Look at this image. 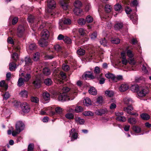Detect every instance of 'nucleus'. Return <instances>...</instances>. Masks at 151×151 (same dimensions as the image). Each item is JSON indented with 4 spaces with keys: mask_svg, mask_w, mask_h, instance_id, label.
<instances>
[{
    "mask_svg": "<svg viewBox=\"0 0 151 151\" xmlns=\"http://www.w3.org/2000/svg\"><path fill=\"white\" fill-rule=\"evenodd\" d=\"M24 124L21 121L18 122L16 124V131L13 130L12 132L13 136H16L24 129Z\"/></svg>",
    "mask_w": 151,
    "mask_h": 151,
    "instance_id": "1",
    "label": "nucleus"
},
{
    "mask_svg": "<svg viewBox=\"0 0 151 151\" xmlns=\"http://www.w3.org/2000/svg\"><path fill=\"white\" fill-rule=\"evenodd\" d=\"M75 8L73 10L74 14L77 15H80L83 12L82 10L80 8L82 6V4L79 1H76L74 3Z\"/></svg>",
    "mask_w": 151,
    "mask_h": 151,
    "instance_id": "2",
    "label": "nucleus"
},
{
    "mask_svg": "<svg viewBox=\"0 0 151 151\" xmlns=\"http://www.w3.org/2000/svg\"><path fill=\"white\" fill-rule=\"evenodd\" d=\"M28 21L29 22L32 23L31 24V26L32 27V29L33 31L36 29L35 28L36 27V25L34 26L35 25H36V24L40 23L41 22L40 20L35 19L34 17L32 15L28 17Z\"/></svg>",
    "mask_w": 151,
    "mask_h": 151,
    "instance_id": "3",
    "label": "nucleus"
},
{
    "mask_svg": "<svg viewBox=\"0 0 151 151\" xmlns=\"http://www.w3.org/2000/svg\"><path fill=\"white\" fill-rule=\"evenodd\" d=\"M71 21L70 19H63L60 20L59 22V29H63V23L64 24H70L71 23Z\"/></svg>",
    "mask_w": 151,
    "mask_h": 151,
    "instance_id": "4",
    "label": "nucleus"
},
{
    "mask_svg": "<svg viewBox=\"0 0 151 151\" xmlns=\"http://www.w3.org/2000/svg\"><path fill=\"white\" fill-rule=\"evenodd\" d=\"M20 48V47L19 46L15 47L13 48V52H14L12 55L11 57L12 58L15 62H16L19 59L17 54L15 52V51L18 52Z\"/></svg>",
    "mask_w": 151,
    "mask_h": 151,
    "instance_id": "5",
    "label": "nucleus"
},
{
    "mask_svg": "<svg viewBox=\"0 0 151 151\" xmlns=\"http://www.w3.org/2000/svg\"><path fill=\"white\" fill-rule=\"evenodd\" d=\"M149 90L147 88H144L140 90L139 92H137L138 96L140 97L145 96L148 93Z\"/></svg>",
    "mask_w": 151,
    "mask_h": 151,
    "instance_id": "6",
    "label": "nucleus"
},
{
    "mask_svg": "<svg viewBox=\"0 0 151 151\" xmlns=\"http://www.w3.org/2000/svg\"><path fill=\"white\" fill-rule=\"evenodd\" d=\"M21 108L22 111L24 113H28L30 110V107L26 103H24L21 104Z\"/></svg>",
    "mask_w": 151,
    "mask_h": 151,
    "instance_id": "7",
    "label": "nucleus"
},
{
    "mask_svg": "<svg viewBox=\"0 0 151 151\" xmlns=\"http://www.w3.org/2000/svg\"><path fill=\"white\" fill-rule=\"evenodd\" d=\"M41 81L40 78H36L33 81V84L35 88H39L41 86Z\"/></svg>",
    "mask_w": 151,
    "mask_h": 151,
    "instance_id": "8",
    "label": "nucleus"
},
{
    "mask_svg": "<svg viewBox=\"0 0 151 151\" xmlns=\"http://www.w3.org/2000/svg\"><path fill=\"white\" fill-rule=\"evenodd\" d=\"M25 31L24 27L22 25L19 26L17 29V35L19 37H21L23 35Z\"/></svg>",
    "mask_w": 151,
    "mask_h": 151,
    "instance_id": "9",
    "label": "nucleus"
},
{
    "mask_svg": "<svg viewBox=\"0 0 151 151\" xmlns=\"http://www.w3.org/2000/svg\"><path fill=\"white\" fill-rule=\"evenodd\" d=\"M69 99L66 93H60L58 96V99L60 101H64Z\"/></svg>",
    "mask_w": 151,
    "mask_h": 151,
    "instance_id": "10",
    "label": "nucleus"
},
{
    "mask_svg": "<svg viewBox=\"0 0 151 151\" xmlns=\"http://www.w3.org/2000/svg\"><path fill=\"white\" fill-rule=\"evenodd\" d=\"M133 109V107L130 105L128 106L127 107L124 108V111L126 112L128 114L132 115L138 116V114L136 113H132L131 111Z\"/></svg>",
    "mask_w": 151,
    "mask_h": 151,
    "instance_id": "11",
    "label": "nucleus"
},
{
    "mask_svg": "<svg viewBox=\"0 0 151 151\" xmlns=\"http://www.w3.org/2000/svg\"><path fill=\"white\" fill-rule=\"evenodd\" d=\"M70 135L71 138V141H72L77 139V138L78 134L76 132L75 129L74 128L71 129L70 132Z\"/></svg>",
    "mask_w": 151,
    "mask_h": 151,
    "instance_id": "12",
    "label": "nucleus"
},
{
    "mask_svg": "<svg viewBox=\"0 0 151 151\" xmlns=\"http://www.w3.org/2000/svg\"><path fill=\"white\" fill-rule=\"evenodd\" d=\"M48 7L51 9H53L56 6V3L54 0H47Z\"/></svg>",
    "mask_w": 151,
    "mask_h": 151,
    "instance_id": "13",
    "label": "nucleus"
},
{
    "mask_svg": "<svg viewBox=\"0 0 151 151\" xmlns=\"http://www.w3.org/2000/svg\"><path fill=\"white\" fill-rule=\"evenodd\" d=\"M42 38L47 39L50 35L49 31L47 29H44L41 33Z\"/></svg>",
    "mask_w": 151,
    "mask_h": 151,
    "instance_id": "14",
    "label": "nucleus"
},
{
    "mask_svg": "<svg viewBox=\"0 0 151 151\" xmlns=\"http://www.w3.org/2000/svg\"><path fill=\"white\" fill-rule=\"evenodd\" d=\"M100 68L97 67H96L94 70V73L96 74V77L98 79L100 78L101 77V74L100 73Z\"/></svg>",
    "mask_w": 151,
    "mask_h": 151,
    "instance_id": "15",
    "label": "nucleus"
},
{
    "mask_svg": "<svg viewBox=\"0 0 151 151\" xmlns=\"http://www.w3.org/2000/svg\"><path fill=\"white\" fill-rule=\"evenodd\" d=\"M47 39H45L41 38V40L38 42L39 45L41 47H44L46 46L47 45Z\"/></svg>",
    "mask_w": 151,
    "mask_h": 151,
    "instance_id": "16",
    "label": "nucleus"
},
{
    "mask_svg": "<svg viewBox=\"0 0 151 151\" xmlns=\"http://www.w3.org/2000/svg\"><path fill=\"white\" fill-rule=\"evenodd\" d=\"M68 1L66 0H62L60 2V4L63 8L65 10H67L68 9Z\"/></svg>",
    "mask_w": 151,
    "mask_h": 151,
    "instance_id": "17",
    "label": "nucleus"
},
{
    "mask_svg": "<svg viewBox=\"0 0 151 151\" xmlns=\"http://www.w3.org/2000/svg\"><path fill=\"white\" fill-rule=\"evenodd\" d=\"M129 86L128 85L125 84H122L119 88V91L121 92H124L128 89Z\"/></svg>",
    "mask_w": 151,
    "mask_h": 151,
    "instance_id": "18",
    "label": "nucleus"
},
{
    "mask_svg": "<svg viewBox=\"0 0 151 151\" xmlns=\"http://www.w3.org/2000/svg\"><path fill=\"white\" fill-rule=\"evenodd\" d=\"M20 76H21L22 77H24V81H27L29 80L31 77L29 73H22Z\"/></svg>",
    "mask_w": 151,
    "mask_h": 151,
    "instance_id": "19",
    "label": "nucleus"
},
{
    "mask_svg": "<svg viewBox=\"0 0 151 151\" xmlns=\"http://www.w3.org/2000/svg\"><path fill=\"white\" fill-rule=\"evenodd\" d=\"M43 98L45 101L49 100L50 98V95L47 92L45 91L42 94Z\"/></svg>",
    "mask_w": 151,
    "mask_h": 151,
    "instance_id": "20",
    "label": "nucleus"
},
{
    "mask_svg": "<svg viewBox=\"0 0 151 151\" xmlns=\"http://www.w3.org/2000/svg\"><path fill=\"white\" fill-rule=\"evenodd\" d=\"M106 112V110L105 109H97L95 111V114L98 115H102L105 114Z\"/></svg>",
    "mask_w": 151,
    "mask_h": 151,
    "instance_id": "21",
    "label": "nucleus"
},
{
    "mask_svg": "<svg viewBox=\"0 0 151 151\" xmlns=\"http://www.w3.org/2000/svg\"><path fill=\"white\" fill-rule=\"evenodd\" d=\"M110 102L111 103L110 106V109L111 110L114 109L116 108V102L115 100L112 99L111 100Z\"/></svg>",
    "mask_w": 151,
    "mask_h": 151,
    "instance_id": "22",
    "label": "nucleus"
},
{
    "mask_svg": "<svg viewBox=\"0 0 151 151\" xmlns=\"http://www.w3.org/2000/svg\"><path fill=\"white\" fill-rule=\"evenodd\" d=\"M116 115L117 116L116 118V119L117 120L123 122L126 120V119L125 117L119 116L118 113L116 114Z\"/></svg>",
    "mask_w": 151,
    "mask_h": 151,
    "instance_id": "23",
    "label": "nucleus"
},
{
    "mask_svg": "<svg viewBox=\"0 0 151 151\" xmlns=\"http://www.w3.org/2000/svg\"><path fill=\"white\" fill-rule=\"evenodd\" d=\"M83 103L85 105L87 106H89L91 104V102L90 99L88 98H86L83 101Z\"/></svg>",
    "mask_w": 151,
    "mask_h": 151,
    "instance_id": "24",
    "label": "nucleus"
},
{
    "mask_svg": "<svg viewBox=\"0 0 151 151\" xmlns=\"http://www.w3.org/2000/svg\"><path fill=\"white\" fill-rule=\"evenodd\" d=\"M0 87L5 91L8 88V86L5 83V81H2L0 82Z\"/></svg>",
    "mask_w": 151,
    "mask_h": 151,
    "instance_id": "25",
    "label": "nucleus"
},
{
    "mask_svg": "<svg viewBox=\"0 0 151 151\" xmlns=\"http://www.w3.org/2000/svg\"><path fill=\"white\" fill-rule=\"evenodd\" d=\"M19 95L22 97L27 98L28 96V92L26 90H23L20 92Z\"/></svg>",
    "mask_w": 151,
    "mask_h": 151,
    "instance_id": "26",
    "label": "nucleus"
},
{
    "mask_svg": "<svg viewBox=\"0 0 151 151\" xmlns=\"http://www.w3.org/2000/svg\"><path fill=\"white\" fill-rule=\"evenodd\" d=\"M16 64L15 63L12 62L9 64V69L10 71H14L16 68Z\"/></svg>",
    "mask_w": 151,
    "mask_h": 151,
    "instance_id": "27",
    "label": "nucleus"
},
{
    "mask_svg": "<svg viewBox=\"0 0 151 151\" xmlns=\"http://www.w3.org/2000/svg\"><path fill=\"white\" fill-rule=\"evenodd\" d=\"M88 91L89 93L92 95H95L97 94V91L93 87H91Z\"/></svg>",
    "mask_w": 151,
    "mask_h": 151,
    "instance_id": "28",
    "label": "nucleus"
},
{
    "mask_svg": "<svg viewBox=\"0 0 151 151\" xmlns=\"http://www.w3.org/2000/svg\"><path fill=\"white\" fill-rule=\"evenodd\" d=\"M124 102L125 104L128 105L129 104H130L132 102V100L130 98L128 97H126L124 99Z\"/></svg>",
    "mask_w": 151,
    "mask_h": 151,
    "instance_id": "29",
    "label": "nucleus"
},
{
    "mask_svg": "<svg viewBox=\"0 0 151 151\" xmlns=\"http://www.w3.org/2000/svg\"><path fill=\"white\" fill-rule=\"evenodd\" d=\"M141 117L144 120H147L150 118V116L146 113H143L141 114Z\"/></svg>",
    "mask_w": 151,
    "mask_h": 151,
    "instance_id": "30",
    "label": "nucleus"
},
{
    "mask_svg": "<svg viewBox=\"0 0 151 151\" xmlns=\"http://www.w3.org/2000/svg\"><path fill=\"white\" fill-rule=\"evenodd\" d=\"M128 121L129 123L132 124H135L137 122L136 119L133 117L129 118L128 119Z\"/></svg>",
    "mask_w": 151,
    "mask_h": 151,
    "instance_id": "31",
    "label": "nucleus"
},
{
    "mask_svg": "<svg viewBox=\"0 0 151 151\" xmlns=\"http://www.w3.org/2000/svg\"><path fill=\"white\" fill-rule=\"evenodd\" d=\"M25 61L26 64L27 65H30L32 64V60L29 57H26L25 59Z\"/></svg>",
    "mask_w": 151,
    "mask_h": 151,
    "instance_id": "32",
    "label": "nucleus"
},
{
    "mask_svg": "<svg viewBox=\"0 0 151 151\" xmlns=\"http://www.w3.org/2000/svg\"><path fill=\"white\" fill-rule=\"evenodd\" d=\"M75 119L77 123L80 124H83L84 122L83 119H81L80 118L78 117H75Z\"/></svg>",
    "mask_w": 151,
    "mask_h": 151,
    "instance_id": "33",
    "label": "nucleus"
},
{
    "mask_svg": "<svg viewBox=\"0 0 151 151\" xmlns=\"http://www.w3.org/2000/svg\"><path fill=\"white\" fill-rule=\"evenodd\" d=\"M43 72L45 75H48L50 74V70L47 68H45L43 69Z\"/></svg>",
    "mask_w": 151,
    "mask_h": 151,
    "instance_id": "34",
    "label": "nucleus"
},
{
    "mask_svg": "<svg viewBox=\"0 0 151 151\" xmlns=\"http://www.w3.org/2000/svg\"><path fill=\"white\" fill-rule=\"evenodd\" d=\"M93 21V18L90 15H88L87 16L86 19V22L87 23H91Z\"/></svg>",
    "mask_w": 151,
    "mask_h": 151,
    "instance_id": "35",
    "label": "nucleus"
},
{
    "mask_svg": "<svg viewBox=\"0 0 151 151\" xmlns=\"http://www.w3.org/2000/svg\"><path fill=\"white\" fill-rule=\"evenodd\" d=\"M131 89L133 92H137L139 89V86L137 85L132 86L131 87Z\"/></svg>",
    "mask_w": 151,
    "mask_h": 151,
    "instance_id": "36",
    "label": "nucleus"
},
{
    "mask_svg": "<svg viewBox=\"0 0 151 151\" xmlns=\"http://www.w3.org/2000/svg\"><path fill=\"white\" fill-rule=\"evenodd\" d=\"M29 47L30 50H33L36 48L37 46L35 43H33L30 44Z\"/></svg>",
    "mask_w": 151,
    "mask_h": 151,
    "instance_id": "37",
    "label": "nucleus"
},
{
    "mask_svg": "<svg viewBox=\"0 0 151 151\" xmlns=\"http://www.w3.org/2000/svg\"><path fill=\"white\" fill-rule=\"evenodd\" d=\"M105 93L107 96H108L110 97L112 96L114 94V92L111 91H106L105 92Z\"/></svg>",
    "mask_w": 151,
    "mask_h": 151,
    "instance_id": "38",
    "label": "nucleus"
},
{
    "mask_svg": "<svg viewBox=\"0 0 151 151\" xmlns=\"http://www.w3.org/2000/svg\"><path fill=\"white\" fill-rule=\"evenodd\" d=\"M85 50L81 48L79 49L77 51V53L79 55H83L85 54Z\"/></svg>",
    "mask_w": 151,
    "mask_h": 151,
    "instance_id": "39",
    "label": "nucleus"
},
{
    "mask_svg": "<svg viewBox=\"0 0 151 151\" xmlns=\"http://www.w3.org/2000/svg\"><path fill=\"white\" fill-rule=\"evenodd\" d=\"M112 7L111 5L109 4H106L105 5V9L106 11L107 12H110L111 10Z\"/></svg>",
    "mask_w": 151,
    "mask_h": 151,
    "instance_id": "40",
    "label": "nucleus"
},
{
    "mask_svg": "<svg viewBox=\"0 0 151 151\" xmlns=\"http://www.w3.org/2000/svg\"><path fill=\"white\" fill-rule=\"evenodd\" d=\"M105 76L108 78H111L113 80H114V79L115 78V76L114 75L111 73L106 74L105 75Z\"/></svg>",
    "mask_w": 151,
    "mask_h": 151,
    "instance_id": "41",
    "label": "nucleus"
},
{
    "mask_svg": "<svg viewBox=\"0 0 151 151\" xmlns=\"http://www.w3.org/2000/svg\"><path fill=\"white\" fill-rule=\"evenodd\" d=\"M86 20L83 18L80 19L78 21V24L81 25H82L86 23Z\"/></svg>",
    "mask_w": 151,
    "mask_h": 151,
    "instance_id": "42",
    "label": "nucleus"
},
{
    "mask_svg": "<svg viewBox=\"0 0 151 151\" xmlns=\"http://www.w3.org/2000/svg\"><path fill=\"white\" fill-rule=\"evenodd\" d=\"M123 27V24L122 23H117L114 26L115 29L116 30L121 29Z\"/></svg>",
    "mask_w": 151,
    "mask_h": 151,
    "instance_id": "43",
    "label": "nucleus"
},
{
    "mask_svg": "<svg viewBox=\"0 0 151 151\" xmlns=\"http://www.w3.org/2000/svg\"><path fill=\"white\" fill-rule=\"evenodd\" d=\"M83 114L85 116H92L93 113L91 111H86L83 113Z\"/></svg>",
    "mask_w": 151,
    "mask_h": 151,
    "instance_id": "44",
    "label": "nucleus"
},
{
    "mask_svg": "<svg viewBox=\"0 0 151 151\" xmlns=\"http://www.w3.org/2000/svg\"><path fill=\"white\" fill-rule=\"evenodd\" d=\"M63 41L67 44H70L71 43V39L67 36H65Z\"/></svg>",
    "mask_w": 151,
    "mask_h": 151,
    "instance_id": "45",
    "label": "nucleus"
},
{
    "mask_svg": "<svg viewBox=\"0 0 151 151\" xmlns=\"http://www.w3.org/2000/svg\"><path fill=\"white\" fill-rule=\"evenodd\" d=\"M132 129L133 131L136 133H139L141 131L140 128L138 127L133 126Z\"/></svg>",
    "mask_w": 151,
    "mask_h": 151,
    "instance_id": "46",
    "label": "nucleus"
},
{
    "mask_svg": "<svg viewBox=\"0 0 151 151\" xmlns=\"http://www.w3.org/2000/svg\"><path fill=\"white\" fill-rule=\"evenodd\" d=\"M111 41L113 43L118 44L120 42V40L118 38H112Z\"/></svg>",
    "mask_w": 151,
    "mask_h": 151,
    "instance_id": "47",
    "label": "nucleus"
},
{
    "mask_svg": "<svg viewBox=\"0 0 151 151\" xmlns=\"http://www.w3.org/2000/svg\"><path fill=\"white\" fill-rule=\"evenodd\" d=\"M44 82L46 85L49 86L51 84L52 81L50 79L47 78L45 80Z\"/></svg>",
    "mask_w": 151,
    "mask_h": 151,
    "instance_id": "48",
    "label": "nucleus"
},
{
    "mask_svg": "<svg viewBox=\"0 0 151 151\" xmlns=\"http://www.w3.org/2000/svg\"><path fill=\"white\" fill-rule=\"evenodd\" d=\"M86 79L88 78H89L91 79H93L94 78V76L93 75L92 73H89L88 74H86L84 76Z\"/></svg>",
    "mask_w": 151,
    "mask_h": 151,
    "instance_id": "49",
    "label": "nucleus"
},
{
    "mask_svg": "<svg viewBox=\"0 0 151 151\" xmlns=\"http://www.w3.org/2000/svg\"><path fill=\"white\" fill-rule=\"evenodd\" d=\"M31 100L32 102L36 103H37L39 101V99L37 97L33 96L31 97Z\"/></svg>",
    "mask_w": 151,
    "mask_h": 151,
    "instance_id": "50",
    "label": "nucleus"
},
{
    "mask_svg": "<svg viewBox=\"0 0 151 151\" xmlns=\"http://www.w3.org/2000/svg\"><path fill=\"white\" fill-rule=\"evenodd\" d=\"M75 110L76 112L78 113L83 111V109L81 106H77L76 107Z\"/></svg>",
    "mask_w": 151,
    "mask_h": 151,
    "instance_id": "51",
    "label": "nucleus"
},
{
    "mask_svg": "<svg viewBox=\"0 0 151 151\" xmlns=\"http://www.w3.org/2000/svg\"><path fill=\"white\" fill-rule=\"evenodd\" d=\"M65 116L67 118L69 119H73L74 118V115L72 113H67L65 114Z\"/></svg>",
    "mask_w": 151,
    "mask_h": 151,
    "instance_id": "52",
    "label": "nucleus"
},
{
    "mask_svg": "<svg viewBox=\"0 0 151 151\" xmlns=\"http://www.w3.org/2000/svg\"><path fill=\"white\" fill-rule=\"evenodd\" d=\"M40 54L38 52H37L33 55V59L35 61L37 60L39 57Z\"/></svg>",
    "mask_w": 151,
    "mask_h": 151,
    "instance_id": "53",
    "label": "nucleus"
},
{
    "mask_svg": "<svg viewBox=\"0 0 151 151\" xmlns=\"http://www.w3.org/2000/svg\"><path fill=\"white\" fill-rule=\"evenodd\" d=\"M55 111L57 114H60L62 113L63 111V109L60 107H58L55 108Z\"/></svg>",
    "mask_w": 151,
    "mask_h": 151,
    "instance_id": "54",
    "label": "nucleus"
},
{
    "mask_svg": "<svg viewBox=\"0 0 151 151\" xmlns=\"http://www.w3.org/2000/svg\"><path fill=\"white\" fill-rule=\"evenodd\" d=\"M24 83V81L22 78H20L19 79L18 82V85L19 86H22Z\"/></svg>",
    "mask_w": 151,
    "mask_h": 151,
    "instance_id": "55",
    "label": "nucleus"
},
{
    "mask_svg": "<svg viewBox=\"0 0 151 151\" xmlns=\"http://www.w3.org/2000/svg\"><path fill=\"white\" fill-rule=\"evenodd\" d=\"M100 43L101 45H102L104 46H106L107 45V41L105 38H104L101 39L100 41Z\"/></svg>",
    "mask_w": 151,
    "mask_h": 151,
    "instance_id": "56",
    "label": "nucleus"
},
{
    "mask_svg": "<svg viewBox=\"0 0 151 151\" xmlns=\"http://www.w3.org/2000/svg\"><path fill=\"white\" fill-rule=\"evenodd\" d=\"M62 68L65 71H67L69 70V67L68 65L65 64H63Z\"/></svg>",
    "mask_w": 151,
    "mask_h": 151,
    "instance_id": "57",
    "label": "nucleus"
},
{
    "mask_svg": "<svg viewBox=\"0 0 151 151\" xmlns=\"http://www.w3.org/2000/svg\"><path fill=\"white\" fill-rule=\"evenodd\" d=\"M34 147V145L33 144H30L28 147V151H33Z\"/></svg>",
    "mask_w": 151,
    "mask_h": 151,
    "instance_id": "58",
    "label": "nucleus"
},
{
    "mask_svg": "<svg viewBox=\"0 0 151 151\" xmlns=\"http://www.w3.org/2000/svg\"><path fill=\"white\" fill-rule=\"evenodd\" d=\"M114 9L116 11H120L122 9L121 6L119 4H117L115 5Z\"/></svg>",
    "mask_w": 151,
    "mask_h": 151,
    "instance_id": "59",
    "label": "nucleus"
},
{
    "mask_svg": "<svg viewBox=\"0 0 151 151\" xmlns=\"http://www.w3.org/2000/svg\"><path fill=\"white\" fill-rule=\"evenodd\" d=\"M123 79L122 76L121 75H118L116 76H115V79H114V81L116 82L117 81H120Z\"/></svg>",
    "mask_w": 151,
    "mask_h": 151,
    "instance_id": "60",
    "label": "nucleus"
},
{
    "mask_svg": "<svg viewBox=\"0 0 151 151\" xmlns=\"http://www.w3.org/2000/svg\"><path fill=\"white\" fill-rule=\"evenodd\" d=\"M63 93H66L70 90V88L64 86L62 89Z\"/></svg>",
    "mask_w": 151,
    "mask_h": 151,
    "instance_id": "61",
    "label": "nucleus"
},
{
    "mask_svg": "<svg viewBox=\"0 0 151 151\" xmlns=\"http://www.w3.org/2000/svg\"><path fill=\"white\" fill-rule=\"evenodd\" d=\"M146 65L147 64L146 63L142 65V70L145 73H147L148 72V71L146 67Z\"/></svg>",
    "mask_w": 151,
    "mask_h": 151,
    "instance_id": "62",
    "label": "nucleus"
},
{
    "mask_svg": "<svg viewBox=\"0 0 151 151\" xmlns=\"http://www.w3.org/2000/svg\"><path fill=\"white\" fill-rule=\"evenodd\" d=\"M97 103L98 104H101L103 102V98L101 96L99 97L97 99Z\"/></svg>",
    "mask_w": 151,
    "mask_h": 151,
    "instance_id": "63",
    "label": "nucleus"
},
{
    "mask_svg": "<svg viewBox=\"0 0 151 151\" xmlns=\"http://www.w3.org/2000/svg\"><path fill=\"white\" fill-rule=\"evenodd\" d=\"M4 99L7 100L10 97V95L8 92H6L3 95Z\"/></svg>",
    "mask_w": 151,
    "mask_h": 151,
    "instance_id": "64",
    "label": "nucleus"
}]
</instances>
